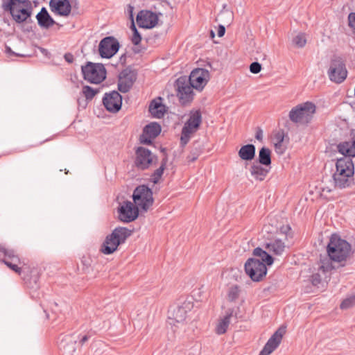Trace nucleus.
I'll list each match as a JSON object with an SVG mask.
<instances>
[{"label": "nucleus", "mask_w": 355, "mask_h": 355, "mask_svg": "<svg viewBox=\"0 0 355 355\" xmlns=\"http://www.w3.org/2000/svg\"><path fill=\"white\" fill-rule=\"evenodd\" d=\"M253 255L260 257L261 261L256 258L248 259L245 263V271L253 282H258L266 275V265H272L274 260L271 255L261 248H254Z\"/></svg>", "instance_id": "1"}, {"label": "nucleus", "mask_w": 355, "mask_h": 355, "mask_svg": "<svg viewBox=\"0 0 355 355\" xmlns=\"http://www.w3.org/2000/svg\"><path fill=\"white\" fill-rule=\"evenodd\" d=\"M329 257L334 262L340 263V266H345L347 259L352 252L351 245L337 234H332L327 246Z\"/></svg>", "instance_id": "2"}, {"label": "nucleus", "mask_w": 355, "mask_h": 355, "mask_svg": "<svg viewBox=\"0 0 355 355\" xmlns=\"http://www.w3.org/2000/svg\"><path fill=\"white\" fill-rule=\"evenodd\" d=\"M354 166L352 158L341 157L336 163V171L333 174L335 187H348L353 180Z\"/></svg>", "instance_id": "3"}, {"label": "nucleus", "mask_w": 355, "mask_h": 355, "mask_svg": "<svg viewBox=\"0 0 355 355\" xmlns=\"http://www.w3.org/2000/svg\"><path fill=\"white\" fill-rule=\"evenodd\" d=\"M2 8L10 12L12 19L18 24L26 21L32 15L29 0H2Z\"/></svg>", "instance_id": "4"}, {"label": "nucleus", "mask_w": 355, "mask_h": 355, "mask_svg": "<svg viewBox=\"0 0 355 355\" xmlns=\"http://www.w3.org/2000/svg\"><path fill=\"white\" fill-rule=\"evenodd\" d=\"M132 231L123 227H116L108 234L101 246L100 251L104 254H111L116 251L118 247L124 243L132 234Z\"/></svg>", "instance_id": "5"}, {"label": "nucleus", "mask_w": 355, "mask_h": 355, "mask_svg": "<svg viewBox=\"0 0 355 355\" xmlns=\"http://www.w3.org/2000/svg\"><path fill=\"white\" fill-rule=\"evenodd\" d=\"M315 111V105L306 101L293 107L289 112L288 117L294 123L307 125L311 122Z\"/></svg>", "instance_id": "6"}, {"label": "nucleus", "mask_w": 355, "mask_h": 355, "mask_svg": "<svg viewBox=\"0 0 355 355\" xmlns=\"http://www.w3.org/2000/svg\"><path fill=\"white\" fill-rule=\"evenodd\" d=\"M192 308L193 304L189 301H184L180 305L171 306L168 311V324L175 327L183 324Z\"/></svg>", "instance_id": "7"}, {"label": "nucleus", "mask_w": 355, "mask_h": 355, "mask_svg": "<svg viewBox=\"0 0 355 355\" xmlns=\"http://www.w3.org/2000/svg\"><path fill=\"white\" fill-rule=\"evenodd\" d=\"M82 72L85 80L91 83L98 84L106 78V70L103 64L88 62L82 67Z\"/></svg>", "instance_id": "8"}, {"label": "nucleus", "mask_w": 355, "mask_h": 355, "mask_svg": "<svg viewBox=\"0 0 355 355\" xmlns=\"http://www.w3.org/2000/svg\"><path fill=\"white\" fill-rule=\"evenodd\" d=\"M132 198L134 203L144 211H147L154 202L153 191L146 185H140L136 187L133 192Z\"/></svg>", "instance_id": "9"}, {"label": "nucleus", "mask_w": 355, "mask_h": 355, "mask_svg": "<svg viewBox=\"0 0 355 355\" xmlns=\"http://www.w3.org/2000/svg\"><path fill=\"white\" fill-rule=\"evenodd\" d=\"M175 87L177 96L182 105L189 103L193 100L194 95L193 89L194 88L190 85L187 76H183L178 78L175 81Z\"/></svg>", "instance_id": "10"}, {"label": "nucleus", "mask_w": 355, "mask_h": 355, "mask_svg": "<svg viewBox=\"0 0 355 355\" xmlns=\"http://www.w3.org/2000/svg\"><path fill=\"white\" fill-rule=\"evenodd\" d=\"M328 74L330 80L337 83H342L346 78L347 71L340 57L335 55L332 58Z\"/></svg>", "instance_id": "11"}, {"label": "nucleus", "mask_w": 355, "mask_h": 355, "mask_svg": "<svg viewBox=\"0 0 355 355\" xmlns=\"http://www.w3.org/2000/svg\"><path fill=\"white\" fill-rule=\"evenodd\" d=\"M135 155V164L137 168L141 170L148 168L157 161V157L144 147H138L136 150Z\"/></svg>", "instance_id": "12"}, {"label": "nucleus", "mask_w": 355, "mask_h": 355, "mask_svg": "<svg viewBox=\"0 0 355 355\" xmlns=\"http://www.w3.org/2000/svg\"><path fill=\"white\" fill-rule=\"evenodd\" d=\"M119 47V42L115 37H105L99 43V54L102 58H110L117 53Z\"/></svg>", "instance_id": "13"}, {"label": "nucleus", "mask_w": 355, "mask_h": 355, "mask_svg": "<svg viewBox=\"0 0 355 355\" xmlns=\"http://www.w3.org/2000/svg\"><path fill=\"white\" fill-rule=\"evenodd\" d=\"M210 79L209 71L202 68L194 69L187 80L190 85L197 90H202Z\"/></svg>", "instance_id": "14"}, {"label": "nucleus", "mask_w": 355, "mask_h": 355, "mask_svg": "<svg viewBox=\"0 0 355 355\" xmlns=\"http://www.w3.org/2000/svg\"><path fill=\"white\" fill-rule=\"evenodd\" d=\"M138 207L130 201L123 202L118 208L119 220L125 223L134 221L139 216Z\"/></svg>", "instance_id": "15"}, {"label": "nucleus", "mask_w": 355, "mask_h": 355, "mask_svg": "<svg viewBox=\"0 0 355 355\" xmlns=\"http://www.w3.org/2000/svg\"><path fill=\"white\" fill-rule=\"evenodd\" d=\"M103 103L110 112H118L121 108L122 96L116 91L106 93L103 98Z\"/></svg>", "instance_id": "16"}, {"label": "nucleus", "mask_w": 355, "mask_h": 355, "mask_svg": "<svg viewBox=\"0 0 355 355\" xmlns=\"http://www.w3.org/2000/svg\"><path fill=\"white\" fill-rule=\"evenodd\" d=\"M137 78L136 73L130 69H123L119 74L118 89L122 93L128 92Z\"/></svg>", "instance_id": "17"}, {"label": "nucleus", "mask_w": 355, "mask_h": 355, "mask_svg": "<svg viewBox=\"0 0 355 355\" xmlns=\"http://www.w3.org/2000/svg\"><path fill=\"white\" fill-rule=\"evenodd\" d=\"M137 23L140 28H152L158 21V15L150 10H141L137 15Z\"/></svg>", "instance_id": "18"}, {"label": "nucleus", "mask_w": 355, "mask_h": 355, "mask_svg": "<svg viewBox=\"0 0 355 355\" xmlns=\"http://www.w3.org/2000/svg\"><path fill=\"white\" fill-rule=\"evenodd\" d=\"M161 132V126L156 122H153L146 125L143 133L140 135L139 141L142 144L150 145L152 140L156 138Z\"/></svg>", "instance_id": "19"}, {"label": "nucleus", "mask_w": 355, "mask_h": 355, "mask_svg": "<svg viewBox=\"0 0 355 355\" xmlns=\"http://www.w3.org/2000/svg\"><path fill=\"white\" fill-rule=\"evenodd\" d=\"M285 332V328H279L269 338L263 349L261 351L259 355H269L276 349L281 343L282 337Z\"/></svg>", "instance_id": "20"}, {"label": "nucleus", "mask_w": 355, "mask_h": 355, "mask_svg": "<svg viewBox=\"0 0 355 355\" xmlns=\"http://www.w3.org/2000/svg\"><path fill=\"white\" fill-rule=\"evenodd\" d=\"M49 7L52 12L62 17H68L72 8L69 0H50Z\"/></svg>", "instance_id": "21"}, {"label": "nucleus", "mask_w": 355, "mask_h": 355, "mask_svg": "<svg viewBox=\"0 0 355 355\" xmlns=\"http://www.w3.org/2000/svg\"><path fill=\"white\" fill-rule=\"evenodd\" d=\"M201 123V112L199 110L191 111L189 119L184 123L182 128L188 130L192 133H195L199 129Z\"/></svg>", "instance_id": "22"}, {"label": "nucleus", "mask_w": 355, "mask_h": 355, "mask_svg": "<svg viewBox=\"0 0 355 355\" xmlns=\"http://www.w3.org/2000/svg\"><path fill=\"white\" fill-rule=\"evenodd\" d=\"M36 19L39 26L44 28H49L56 24L44 7L42 8L41 10L37 13Z\"/></svg>", "instance_id": "23"}, {"label": "nucleus", "mask_w": 355, "mask_h": 355, "mask_svg": "<svg viewBox=\"0 0 355 355\" xmlns=\"http://www.w3.org/2000/svg\"><path fill=\"white\" fill-rule=\"evenodd\" d=\"M250 174L256 180L259 181L263 180L270 171L268 167L263 166L261 164L254 162L250 166Z\"/></svg>", "instance_id": "24"}, {"label": "nucleus", "mask_w": 355, "mask_h": 355, "mask_svg": "<svg viewBox=\"0 0 355 355\" xmlns=\"http://www.w3.org/2000/svg\"><path fill=\"white\" fill-rule=\"evenodd\" d=\"M162 98L154 99L149 106V112L156 118H162L165 112V106L160 102Z\"/></svg>", "instance_id": "25"}, {"label": "nucleus", "mask_w": 355, "mask_h": 355, "mask_svg": "<svg viewBox=\"0 0 355 355\" xmlns=\"http://www.w3.org/2000/svg\"><path fill=\"white\" fill-rule=\"evenodd\" d=\"M256 148L253 144H246L240 148L239 150V157L245 161H251L255 156Z\"/></svg>", "instance_id": "26"}, {"label": "nucleus", "mask_w": 355, "mask_h": 355, "mask_svg": "<svg viewBox=\"0 0 355 355\" xmlns=\"http://www.w3.org/2000/svg\"><path fill=\"white\" fill-rule=\"evenodd\" d=\"M285 244L280 239H275L266 243L265 248L275 255H281L285 250Z\"/></svg>", "instance_id": "27"}, {"label": "nucleus", "mask_w": 355, "mask_h": 355, "mask_svg": "<svg viewBox=\"0 0 355 355\" xmlns=\"http://www.w3.org/2000/svg\"><path fill=\"white\" fill-rule=\"evenodd\" d=\"M232 314L233 310L229 309L226 313V315L223 319L219 320L216 327V333L217 334L221 335L227 331Z\"/></svg>", "instance_id": "28"}, {"label": "nucleus", "mask_w": 355, "mask_h": 355, "mask_svg": "<svg viewBox=\"0 0 355 355\" xmlns=\"http://www.w3.org/2000/svg\"><path fill=\"white\" fill-rule=\"evenodd\" d=\"M258 164L270 168L271 150L266 147H262L259 152Z\"/></svg>", "instance_id": "29"}, {"label": "nucleus", "mask_w": 355, "mask_h": 355, "mask_svg": "<svg viewBox=\"0 0 355 355\" xmlns=\"http://www.w3.org/2000/svg\"><path fill=\"white\" fill-rule=\"evenodd\" d=\"M76 340L73 339L71 336H66L61 340L60 346L66 353L73 354L76 351Z\"/></svg>", "instance_id": "30"}, {"label": "nucleus", "mask_w": 355, "mask_h": 355, "mask_svg": "<svg viewBox=\"0 0 355 355\" xmlns=\"http://www.w3.org/2000/svg\"><path fill=\"white\" fill-rule=\"evenodd\" d=\"M0 258L2 260H9L13 262H20V259L13 250L7 249L5 247L0 246Z\"/></svg>", "instance_id": "31"}, {"label": "nucleus", "mask_w": 355, "mask_h": 355, "mask_svg": "<svg viewBox=\"0 0 355 355\" xmlns=\"http://www.w3.org/2000/svg\"><path fill=\"white\" fill-rule=\"evenodd\" d=\"M337 149L340 153L344 155L343 157H355L352 150V144L349 141L341 142L337 146Z\"/></svg>", "instance_id": "32"}, {"label": "nucleus", "mask_w": 355, "mask_h": 355, "mask_svg": "<svg viewBox=\"0 0 355 355\" xmlns=\"http://www.w3.org/2000/svg\"><path fill=\"white\" fill-rule=\"evenodd\" d=\"M168 159L166 157H165L161 162L160 166L156 169L154 173L151 175V181L154 184H157L159 182V179L162 176L164 171L166 168V163H167Z\"/></svg>", "instance_id": "33"}, {"label": "nucleus", "mask_w": 355, "mask_h": 355, "mask_svg": "<svg viewBox=\"0 0 355 355\" xmlns=\"http://www.w3.org/2000/svg\"><path fill=\"white\" fill-rule=\"evenodd\" d=\"M99 92V89H94L88 85L83 86L82 93L87 100H92Z\"/></svg>", "instance_id": "34"}, {"label": "nucleus", "mask_w": 355, "mask_h": 355, "mask_svg": "<svg viewBox=\"0 0 355 355\" xmlns=\"http://www.w3.org/2000/svg\"><path fill=\"white\" fill-rule=\"evenodd\" d=\"M240 294V288L239 286L237 285L232 286L228 291L227 293V298L228 300L230 302H234L236 300Z\"/></svg>", "instance_id": "35"}, {"label": "nucleus", "mask_w": 355, "mask_h": 355, "mask_svg": "<svg viewBox=\"0 0 355 355\" xmlns=\"http://www.w3.org/2000/svg\"><path fill=\"white\" fill-rule=\"evenodd\" d=\"M293 43L297 48L304 47L306 44V35L303 33H298L295 37H293Z\"/></svg>", "instance_id": "36"}, {"label": "nucleus", "mask_w": 355, "mask_h": 355, "mask_svg": "<svg viewBox=\"0 0 355 355\" xmlns=\"http://www.w3.org/2000/svg\"><path fill=\"white\" fill-rule=\"evenodd\" d=\"M332 261L330 258L325 259L324 260H321V265L320 266V269L322 270L324 272L331 271L334 269L335 267L332 264Z\"/></svg>", "instance_id": "37"}, {"label": "nucleus", "mask_w": 355, "mask_h": 355, "mask_svg": "<svg viewBox=\"0 0 355 355\" xmlns=\"http://www.w3.org/2000/svg\"><path fill=\"white\" fill-rule=\"evenodd\" d=\"M131 28H132V32H133V35H132V42L135 45H138L140 43L141 40V36L139 34V33L138 32L137 28L135 27V25L134 22H132Z\"/></svg>", "instance_id": "38"}, {"label": "nucleus", "mask_w": 355, "mask_h": 355, "mask_svg": "<svg viewBox=\"0 0 355 355\" xmlns=\"http://www.w3.org/2000/svg\"><path fill=\"white\" fill-rule=\"evenodd\" d=\"M355 304V295L345 299L340 304V309H347Z\"/></svg>", "instance_id": "39"}, {"label": "nucleus", "mask_w": 355, "mask_h": 355, "mask_svg": "<svg viewBox=\"0 0 355 355\" xmlns=\"http://www.w3.org/2000/svg\"><path fill=\"white\" fill-rule=\"evenodd\" d=\"M2 262L6 264L8 268L15 271L16 273L20 275L21 272V268L18 266V264L20 262H13L10 261L9 260H2Z\"/></svg>", "instance_id": "40"}, {"label": "nucleus", "mask_w": 355, "mask_h": 355, "mask_svg": "<svg viewBox=\"0 0 355 355\" xmlns=\"http://www.w3.org/2000/svg\"><path fill=\"white\" fill-rule=\"evenodd\" d=\"M193 133L191 132L189 130H186V129H182V132H181V137H180V143L182 146H184L186 145L190 138H191V135H192Z\"/></svg>", "instance_id": "41"}, {"label": "nucleus", "mask_w": 355, "mask_h": 355, "mask_svg": "<svg viewBox=\"0 0 355 355\" xmlns=\"http://www.w3.org/2000/svg\"><path fill=\"white\" fill-rule=\"evenodd\" d=\"M284 137H285L284 131L282 130H279L274 135L275 143L284 144Z\"/></svg>", "instance_id": "42"}, {"label": "nucleus", "mask_w": 355, "mask_h": 355, "mask_svg": "<svg viewBox=\"0 0 355 355\" xmlns=\"http://www.w3.org/2000/svg\"><path fill=\"white\" fill-rule=\"evenodd\" d=\"M261 70V64L258 62H254L250 65V71L251 73L257 74Z\"/></svg>", "instance_id": "43"}, {"label": "nucleus", "mask_w": 355, "mask_h": 355, "mask_svg": "<svg viewBox=\"0 0 355 355\" xmlns=\"http://www.w3.org/2000/svg\"><path fill=\"white\" fill-rule=\"evenodd\" d=\"M218 17H219L220 19H222V18H223V17H228V21H227V23H228V24H230V23H231V21H232V18H233V17H232V12H230V11H228V10L222 11V12L219 14Z\"/></svg>", "instance_id": "44"}, {"label": "nucleus", "mask_w": 355, "mask_h": 355, "mask_svg": "<svg viewBox=\"0 0 355 355\" xmlns=\"http://www.w3.org/2000/svg\"><path fill=\"white\" fill-rule=\"evenodd\" d=\"M274 144L275 151L277 154L282 155L285 152L286 147L284 145V144L275 143Z\"/></svg>", "instance_id": "45"}, {"label": "nucleus", "mask_w": 355, "mask_h": 355, "mask_svg": "<svg viewBox=\"0 0 355 355\" xmlns=\"http://www.w3.org/2000/svg\"><path fill=\"white\" fill-rule=\"evenodd\" d=\"M349 26L355 31V13L352 12L348 16Z\"/></svg>", "instance_id": "46"}, {"label": "nucleus", "mask_w": 355, "mask_h": 355, "mask_svg": "<svg viewBox=\"0 0 355 355\" xmlns=\"http://www.w3.org/2000/svg\"><path fill=\"white\" fill-rule=\"evenodd\" d=\"M311 282L314 286H318L321 282V277L319 274H313L311 276Z\"/></svg>", "instance_id": "47"}, {"label": "nucleus", "mask_w": 355, "mask_h": 355, "mask_svg": "<svg viewBox=\"0 0 355 355\" xmlns=\"http://www.w3.org/2000/svg\"><path fill=\"white\" fill-rule=\"evenodd\" d=\"M255 138L260 141H263V130L258 127L256 130Z\"/></svg>", "instance_id": "48"}, {"label": "nucleus", "mask_w": 355, "mask_h": 355, "mask_svg": "<svg viewBox=\"0 0 355 355\" xmlns=\"http://www.w3.org/2000/svg\"><path fill=\"white\" fill-rule=\"evenodd\" d=\"M198 157V153H191L187 156V161L189 162H195Z\"/></svg>", "instance_id": "49"}, {"label": "nucleus", "mask_w": 355, "mask_h": 355, "mask_svg": "<svg viewBox=\"0 0 355 355\" xmlns=\"http://www.w3.org/2000/svg\"><path fill=\"white\" fill-rule=\"evenodd\" d=\"M64 58L68 63H72L74 60L73 55L70 53H65Z\"/></svg>", "instance_id": "50"}, {"label": "nucleus", "mask_w": 355, "mask_h": 355, "mask_svg": "<svg viewBox=\"0 0 355 355\" xmlns=\"http://www.w3.org/2000/svg\"><path fill=\"white\" fill-rule=\"evenodd\" d=\"M6 52L10 54V55H16V56H19V57H25L26 55L24 54H20V53H15L14 51H12V49H10V47L9 46H6Z\"/></svg>", "instance_id": "51"}, {"label": "nucleus", "mask_w": 355, "mask_h": 355, "mask_svg": "<svg viewBox=\"0 0 355 355\" xmlns=\"http://www.w3.org/2000/svg\"><path fill=\"white\" fill-rule=\"evenodd\" d=\"M225 33V28L223 25H219L218 28V37H223Z\"/></svg>", "instance_id": "52"}, {"label": "nucleus", "mask_w": 355, "mask_h": 355, "mask_svg": "<svg viewBox=\"0 0 355 355\" xmlns=\"http://www.w3.org/2000/svg\"><path fill=\"white\" fill-rule=\"evenodd\" d=\"M133 10H134V7L129 4L128 6V12L129 14L130 19L132 20V22H134V19H133Z\"/></svg>", "instance_id": "53"}, {"label": "nucleus", "mask_w": 355, "mask_h": 355, "mask_svg": "<svg viewBox=\"0 0 355 355\" xmlns=\"http://www.w3.org/2000/svg\"><path fill=\"white\" fill-rule=\"evenodd\" d=\"M89 338H90V336L89 335L83 336L82 338L79 340V343L81 345H83L89 340Z\"/></svg>", "instance_id": "54"}, {"label": "nucleus", "mask_w": 355, "mask_h": 355, "mask_svg": "<svg viewBox=\"0 0 355 355\" xmlns=\"http://www.w3.org/2000/svg\"><path fill=\"white\" fill-rule=\"evenodd\" d=\"M291 227L289 226H283L281 227L280 230L282 232L287 234V231L290 230Z\"/></svg>", "instance_id": "55"}, {"label": "nucleus", "mask_w": 355, "mask_h": 355, "mask_svg": "<svg viewBox=\"0 0 355 355\" xmlns=\"http://www.w3.org/2000/svg\"><path fill=\"white\" fill-rule=\"evenodd\" d=\"M70 3H71L72 7L73 6L76 7L78 5V1L76 0H72Z\"/></svg>", "instance_id": "56"}, {"label": "nucleus", "mask_w": 355, "mask_h": 355, "mask_svg": "<svg viewBox=\"0 0 355 355\" xmlns=\"http://www.w3.org/2000/svg\"><path fill=\"white\" fill-rule=\"evenodd\" d=\"M120 61L121 62H125V55H123L121 56Z\"/></svg>", "instance_id": "57"}, {"label": "nucleus", "mask_w": 355, "mask_h": 355, "mask_svg": "<svg viewBox=\"0 0 355 355\" xmlns=\"http://www.w3.org/2000/svg\"><path fill=\"white\" fill-rule=\"evenodd\" d=\"M352 150L355 155V140L352 142Z\"/></svg>", "instance_id": "58"}, {"label": "nucleus", "mask_w": 355, "mask_h": 355, "mask_svg": "<svg viewBox=\"0 0 355 355\" xmlns=\"http://www.w3.org/2000/svg\"><path fill=\"white\" fill-rule=\"evenodd\" d=\"M134 52L138 53L140 52V50L138 48H135L133 49Z\"/></svg>", "instance_id": "59"}, {"label": "nucleus", "mask_w": 355, "mask_h": 355, "mask_svg": "<svg viewBox=\"0 0 355 355\" xmlns=\"http://www.w3.org/2000/svg\"><path fill=\"white\" fill-rule=\"evenodd\" d=\"M211 37L213 38L215 36L214 32L213 31H211L210 32Z\"/></svg>", "instance_id": "60"}, {"label": "nucleus", "mask_w": 355, "mask_h": 355, "mask_svg": "<svg viewBox=\"0 0 355 355\" xmlns=\"http://www.w3.org/2000/svg\"><path fill=\"white\" fill-rule=\"evenodd\" d=\"M53 304L56 306H58V304L56 302H53Z\"/></svg>", "instance_id": "61"}, {"label": "nucleus", "mask_w": 355, "mask_h": 355, "mask_svg": "<svg viewBox=\"0 0 355 355\" xmlns=\"http://www.w3.org/2000/svg\"><path fill=\"white\" fill-rule=\"evenodd\" d=\"M266 55H263V60H265V59H266Z\"/></svg>", "instance_id": "62"}]
</instances>
